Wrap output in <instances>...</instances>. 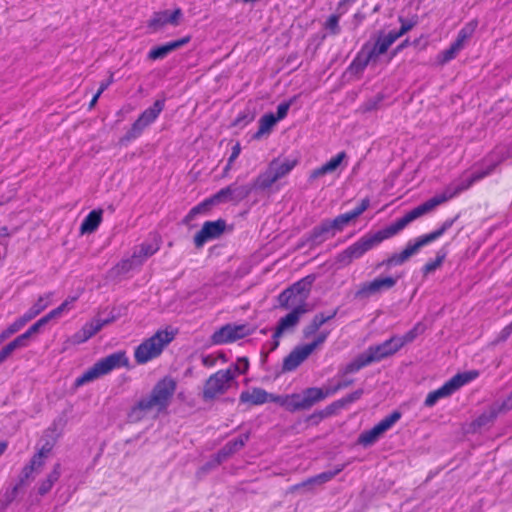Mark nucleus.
<instances>
[{"label": "nucleus", "mask_w": 512, "mask_h": 512, "mask_svg": "<svg viewBox=\"0 0 512 512\" xmlns=\"http://www.w3.org/2000/svg\"><path fill=\"white\" fill-rule=\"evenodd\" d=\"M422 331L423 327L420 324H417L414 328H412L403 336H396V341L400 349L407 343L412 342Z\"/></svg>", "instance_id": "obj_39"}, {"label": "nucleus", "mask_w": 512, "mask_h": 512, "mask_svg": "<svg viewBox=\"0 0 512 512\" xmlns=\"http://www.w3.org/2000/svg\"><path fill=\"white\" fill-rule=\"evenodd\" d=\"M510 156L511 154L508 153L506 156H503L498 162L491 164L489 168H487L486 170L475 172L470 177L465 179L461 178L458 183L451 184L450 186L446 187L441 194L430 198L426 202L415 207V209L419 213L420 217L433 211L440 204L445 203L446 201L453 198L461 191L468 189L474 182L481 180L485 176L489 175L499 162Z\"/></svg>", "instance_id": "obj_3"}, {"label": "nucleus", "mask_w": 512, "mask_h": 512, "mask_svg": "<svg viewBox=\"0 0 512 512\" xmlns=\"http://www.w3.org/2000/svg\"><path fill=\"white\" fill-rule=\"evenodd\" d=\"M337 310H334L331 314L324 316L323 314H317L313 317L312 322H314L318 327H321L324 323L331 320L335 317Z\"/></svg>", "instance_id": "obj_54"}, {"label": "nucleus", "mask_w": 512, "mask_h": 512, "mask_svg": "<svg viewBox=\"0 0 512 512\" xmlns=\"http://www.w3.org/2000/svg\"><path fill=\"white\" fill-rule=\"evenodd\" d=\"M253 189H256L254 184L241 186L230 185L218 191L214 195V200H217L218 203L226 201H240L246 198Z\"/></svg>", "instance_id": "obj_21"}, {"label": "nucleus", "mask_w": 512, "mask_h": 512, "mask_svg": "<svg viewBox=\"0 0 512 512\" xmlns=\"http://www.w3.org/2000/svg\"><path fill=\"white\" fill-rule=\"evenodd\" d=\"M189 41H190V37L187 36L182 39L175 40V41L166 43L164 45L158 46L149 52L148 58L151 60L162 59L165 56H167L170 52L182 47L183 45L187 44Z\"/></svg>", "instance_id": "obj_28"}, {"label": "nucleus", "mask_w": 512, "mask_h": 512, "mask_svg": "<svg viewBox=\"0 0 512 512\" xmlns=\"http://www.w3.org/2000/svg\"><path fill=\"white\" fill-rule=\"evenodd\" d=\"M277 121V118L273 114L264 115L259 121V129L254 137L259 139L262 135L269 133Z\"/></svg>", "instance_id": "obj_37"}, {"label": "nucleus", "mask_w": 512, "mask_h": 512, "mask_svg": "<svg viewBox=\"0 0 512 512\" xmlns=\"http://www.w3.org/2000/svg\"><path fill=\"white\" fill-rule=\"evenodd\" d=\"M376 58L371 54L368 50V47L365 46L361 52L358 54L356 59L352 62L350 68L356 73L361 72L369 63L376 62Z\"/></svg>", "instance_id": "obj_32"}, {"label": "nucleus", "mask_w": 512, "mask_h": 512, "mask_svg": "<svg viewBox=\"0 0 512 512\" xmlns=\"http://www.w3.org/2000/svg\"><path fill=\"white\" fill-rule=\"evenodd\" d=\"M51 296L52 293H48L45 296H40L38 300L30 308V310H32V315L37 316L38 314H40L49 305Z\"/></svg>", "instance_id": "obj_40"}, {"label": "nucleus", "mask_w": 512, "mask_h": 512, "mask_svg": "<svg viewBox=\"0 0 512 512\" xmlns=\"http://www.w3.org/2000/svg\"><path fill=\"white\" fill-rule=\"evenodd\" d=\"M291 493H299V494H308L313 493V486L311 485L309 478L305 481L295 484L292 487H290Z\"/></svg>", "instance_id": "obj_45"}, {"label": "nucleus", "mask_w": 512, "mask_h": 512, "mask_svg": "<svg viewBox=\"0 0 512 512\" xmlns=\"http://www.w3.org/2000/svg\"><path fill=\"white\" fill-rule=\"evenodd\" d=\"M174 339V334L167 330H159L153 336L142 342L135 350L137 363L145 364L159 356L164 347Z\"/></svg>", "instance_id": "obj_6"}, {"label": "nucleus", "mask_w": 512, "mask_h": 512, "mask_svg": "<svg viewBox=\"0 0 512 512\" xmlns=\"http://www.w3.org/2000/svg\"><path fill=\"white\" fill-rule=\"evenodd\" d=\"M52 448H53V443L47 442L40 448L37 455H39L41 458H43L45 460V458H47V456L51 452Z\"/></svg>", "instance_id": "obj_61"}, {"label": "nucleus", "mask_w": 512, "mask_h": 512, "mask_svg": "<svg viewBox=\"0 0 512 512\" xmlns=\"http://www.w3.org/2000/svg\"><path fill=\"white\" fill-rule=\"evenodd\" d=\"M371 364L366 352L364 351L358 355L352 362L347 364L343 369L344 374H351L359 371L361 368Z\"/></svg>", "instance_id": "obj_36"}, {"label": "nucleus", "mask_w": 512, "mask_h": 512, "mask_svg": "<svg viewBox=\"0 0 512 512\" xmlns=\"http://www.w3.org/2000/svg\"><path fill=\"white\" fill-rule=\"evenodd\" d=\"M398 350H400V347L396 341V336H393L379 345L370 346L365 352L373 363L395 354Z\"/></svg>", "instance_id": "obj_20"}, {"label": "nucleus", "mask_w": 512, "mask_h": 512, "mask_svg": "<svg viewBox=\"0 0 512 512\" xmlns=\"http://www.w3.org/2000/svg\"><path fill=\"white\" fill-rule=\"evenodd\" d=\"M176 390V382L170 377L160 380L152 389L151 393L142 398L128 413V420L137 423L143 420L151 412L165 410Z\"/></svg>", "instance_id": "obj_2"}, {"label": "nucleus", "mask_w": 512, "mask_h": 512, "mask_svg": "<svg viewBox=\"0 0 512 512\" xmlns=\"http://www.w3.org/2000/svg\"><path fill=\"white\" fill-rule=\"evenodd\" d=\"M296 164L297 161L292 159H274L268 168L256 178L254 187L263 190L271 187L276 181L289 174Z\"/></svg>", "instance_id": "obj_8"}, {"label": "nucleus", "mask_w": 512, "mask_h": 512, "mask_svg": "<svg viewBox=\"0 0 512 512\" xmlns=\"http://www.w3.org/2000/svg\"><path fill=\"white\" fill-rule=\"evenodd\" d=\"M306 312V305L302 304L297 306L289 314L280 319L278 326L273 334V343L270 350H275L279 346V338L285 332L292 330L299 322L301 315Z\"/></svg>", "instance_id": "obj_13"}, {"label": "nucleus", "mask_w": 512, "mask_h": 512, "mask_svg": "<svg viewBox=\"0 0 512 512\" xmlns=\"http://www.w3.org/2000/svg\"><path fill=\"white\" fill-rule=\"evenodd\" d=\"M454 223V220H446L439 229L419 237L414 243H409L401 253H396L390 256L382 264L390 267L394 265H401L406 262L410 257L415 255L420 248L435 241L441 237Z\"/></svg>", "instance_id": "obj_5"}, {"label": "nucleus", "mask_w": 512, "mask_h": 512, "mask_svg": "<svg viewBox=\"0 0 512 512\" xmlns=\"http://www.w3.org/2000/svg\"><path fill=\"white\" fill-rule=\"evenodd\" d=\"M344 469V465L338 466L334 471H327L320 473L316 476L310 477L309 481L313 486V491H315L318 487H321L325 483L332 480L337 474H339Z\"/></svg>", "instance_id": "obj_33"}, {"label": "nucleus", "mask_w": 512, "mask_h": 512, "mask_svg": "<svg viewBox=\"0 0 512 512\" xmlns=\"http://www.w3.org/2000/svg\"><path fill=\"white\" fill-rule=\"evenodd\" d=\"M292 102H293V99L289 100L288 102H284V103H281L278 105L277 116H275L277 118V120H281L287 115V112H288Z\"/></svg>", "instance_id": "obj_57"}, {"label": "nucleus", "mask_w": 512, "mask_h": 512, "mask_svg": "<svg viewBox=\"0 0 512 512\" xmlns=\"http://www.w3.org/2000/svg\"><path fill=\"white\" fill-rule=\"evenodd\" d=\"M249 435L243 434L239 436L238 438L228 442L216 455L215 461L212 464H207V469H210L212 467H215L216 465L220 464L224 459L228 458L233 453L240 450L245 443L248 441Z\"/></svg>", "instance_id": "obj_25"}, {"label": "nucleus", "mask_w": 512, "mask_h": 512, "mask_svg": "<svg viewBox=\"0 0 512 512\" xmlns=\"http://www.w3.org/2000/svg\"><path fill=\"white\" fill-rule=\"evenodd\" d=\"M301 395H302L305 407L308 410L317 402L322 401L326 397L330 396V393H328V388L326 390H324L322 388L312 387V388L305 389L301 393Z\"/></svg>", "instance_id": "obj_29"}, {"label": "nucleus", "mask_w": 512, "mask_h": 512, "mask_svg": "<svg viewBox=\"0 0 512 512\" xmlns=\"http://www.w3.org/2000/svg\"><path fill=\"white\" fill-rule=\"evenodd\" d=\"M91 337L92 336L88 334L87 329H85V327L83 326L77 333L74 334L73 341L79 344L87 341Z\"/></svg>", "instance_id": "obj_56"}, {"label": "nucleus", "mask_w": 512, "mask_h": 512, "mask_svg": "<svg viewBox=\"0 0 512 512\" xmlns=\"http://www.w3.org/2000/svg\"><path fill=\"white\" fill-rule=\"evenodd\" d=\"M369 206V200L368 199H363L361 201V204L356 207L352 213L354 214V216L357 218L359 215H361Z\"/></svg>", "instance_id": "obj_63"}, {"label": "nucleus", "mask_w": 512, "mask_h": 512, "mask_svg": "<svg viewBox=\"0 0 512 512\" xmlns=\"http://www.w3.org/2000/svg\"><path fill=\"white\" fill-rule=\"evenodd\" d=\"M362 394H363V390L358 389V390L352 392L351 394H348L347 396L343 397L342 399L338 400L337 402H335V405L337 407H344V406L360 399Z\"/></svg>", "instance_id": "obj_44"}, {"label": "nucleus", "mask_w": 512, "mask_h": 512, "mask_svg": "<svg viewBox=\"0 0 512 512\" xmlns=\"http://www.w3.org/2000/svg\"><path fill=\"white\" fill-rule=\"evenodd\" d=\"M355 218L356 217L354 216V214L351 211V212L339 215L334 220H332V222H333V225L335 227V230L339 231V230H342V228L345 225H347L350 221H352Z\"/></svg>", "instance_id": "obj_43"}, {"label": "nucleus", "mask_w": 512, "mask_h": 512, "mask_svg": "<svg viewBox=\"0 0 512 512\" xmlns=\"http://www.w3.org/2000/svg\"><path fill=\"white\" fill-rule=\"evenodd\" d=\"M182 17V11L180 8H177L173 11L165 10L154 13L153 17L150 19L148 26L152 28L154 31H157L164 27L167 24H171L176 26L179 24V21Z\"/></svg>", "instance_id": "obj_24"}, {"label": "nucleus", "mask_w": 512, "mask_h": 512, "mask_svg": "<svg viewBox=\"0 0 512 512\" xmlns=\"http://www.w3.org/2000/svg\"><path fill=\"white\" fill-rule=\"evenodd\" d=\"M46 324V319H39L35 322L25 333L21 334V337H24V341L28 344L29 339L32 335L38 333L40 328Z\"/></svg>", "instance_id": "obj_48"}, {"label": "nucleus", "mask_w": 512, "mask_h": 512, "mask_svg": "<svg viewBox=\"0 0 512 512\" xmlns=\"http://www.w3.org/2000/svg\"><path fill=\"white\" fill-rule=\"evenodd\" d=\"M225 228L226 223L222 219L205 222L201 230L194 236L195 246L201 248L207 241L218 238Z\"/></svg>", "instance_id": "obj_18"}, {"label": "nucleus", "mask_w": 512, "mask_h": 512, "mask_svg": "<svg viewBox=\"0 0 512 512\" xmlns=\"http://www.w3.org/2000/svg\"><path fill=\"white\" fill-rule=\"evenodd\" d=\"M276 395L268 393L260 387H252L248 390L242 391L239 396L241 404H249L251 406H258L268 402H275Z\"/></svg>", "instance_id": "obj_22"}, {"label": "nucleus", "mask_w": 512, "mask_h": 512, "mask_svg": "<svg viewBox=\"0 0 512 512\" xmlns=\"http://www.w3.org/2000/svg\"><path fill=\"white\" fill-rule=\"evenodd\" d=\"M275 403L284 407L290 412L299 410H307L303 402L301 393H293L290 395H276Z\"/></svg>", "instance_id": "obj_27"}, {"label": "nucleus", "mask_w": 512, "mask_h": 512, "mask_svg": "<svg viewBox=\"0 0 512 512\" xmlns=\"http://www.w3.org/2000/svg\"><path fill=\"white\" fill-rule=\"evenodd\" d=\"M233 372H235V377L237 374H244L247 372L249 368V361L247 358H239L235 364L231 367Z\"/></svg>", "instance_id": "obj_49"}, {"label": "nucleus", "mask_w": 512, "mask_h": 512, "mask_svg": "<svg viewBox=\"0 0 512 512\" xmlns=\"http://www.w3.org/2000/svg\"><path fill=\"white\" fill-rule=\"evenodd\" d=\"M129 359L124 351H118L98 360L92 367L86 370L75 380V386L80 387L86 383L110 373L112 370L126 367Z\"/></svg>", "instance_id": "obj_4"}, {"label": "nucleus", "mask_w": 512, "mask_h": 512, "mask_svg": "<svg viewBox=\"0 0 512 512\" xmlns=\"http://www.w3.org/2000/svg\"><path fill=\"white\" fill-rule=\"evenodd\" d=\"M353 383V380H344V381H341L339 382L336 386L334 387H331V388H328V393H330V395H333L335 394L337 391L341 390V389H344L348 386H350L351 384Z\"/></svg>", "instance_id": "obj_59"}, {"label": "nucleus", "mask_w": 512, "mask_h": 512, "mask_svg": "<svg viewBox=\"0 0 512 512\" xmlns=\"http://www.w3.org/2000/svg\"><path fill=\"white\" fill-rule=\"evenodd\" d=\"M328 334L329 332H321L313 342L296 347L287 357H285L282 370L284 372H291L295 370L316 348L325 342Z\"/></svg>", "instance_id": "obj_10"}, {"label": "nucleus", "mask_w": 512, "mask_h": 512, "mask_svg": "<svg viewBox=\"0 0 512 512\" xmlns=\"http://www.w3.org/2000/svg\"><path fill=\"white\" fill-rule=\"evenodd\" d=\"M110 320H100L93 319L90 322L84 325L85 329H87L88 334L94 336L97 332H99L106 324H108Z\"/></svg>", "instance_id": "obj_42"}, {"label": "nucleus", "mask_w": 512, "mask_h": 512, "mask_svg": "<svg viewBox=\"0 0 512 512\" xmlns=\"http://www.w3.org/2000/svg\"><path fill=\"white\" fill-rule=\"evenodd\" d=\"M335 227L332 221H325L320 226L315 227L310 235V240L313 244H319L324 241L329 235H334Z\"/></svg>", "instance_id": "obj_30"}, {"label": "nucleus", "mask_w": 512, "mask_h": 512, "mask_svg": "<svg viewBox=\"0 0 512 512\" xmlns=\"http://www.w3.org/2000/svg\"><path fill=\"white\" fill-rule=\"evenodd\" d=\"M314 277L307 276L299 282L295 283L289 289H286L279 295V303L281 307L289 308L290 305L299 302H304L310 291Z\"/></svg>", "instance_id": "obj_12"}, {"label": "nucleus", "mask_w": 512, "mask_h": 512, "mask_svg": "<svg viewBox=\"0 0 512 512\" xmlns=\"http://www.w3.org/2000/svg\"><path fill=\"white\" fill-rule=\"evenodd\" d=\"M60 476V466L59 464L55 465L53 471L47 476V478L40 484L39 486V494L44 495L48 493L54 483L59 479Z\"/></svg>", "instance_id": "obj_38"}, {"label": "nucleus", "mask_w": 512, "mask_h": 512, "mask_svg": "<svg viewBox=\"0 0 512 512\" xmlns=\"http://www.w3.org/2000/svg\"><path fill=\"white\" fill-rule=\"evenodd\" d=\"M22 328L21 323L16 320L14 323H12L6 330H4L0 335V343L11 336L12 334L16 333Z\"/></svg>", "instance_id": "obj_52"}, {"label": "nucleus", "mask_w": 512, "mask_h": 512, "mask_svg": "<svg viewBox=\"0 0 512 512\" xmlns=\"http://www.w3.org/2000/svg\"><path fill=\"white\" fill-rule=\"evenodd\" d=\"M160 249L158 241L142 243L135 247L130 258L123 259L114 268L117 274H125L130 270L140 267L149 257Z\"/></svg>", "instance_id": "obj_9"}, {"label": "nucleus", "mask_w": 512, "mask_h": 512, "mask_svg": "<svg viewBox=\"0 0 512 512\" xmlns=\"http://www.w3.org/2000/svg\"><path fill=\"white\" fill-rule=\"evenodd\" d=\"M383 98L384 97L382 94H378L374 98L367 100L361 106V111L362 112H370V111L376 110L378 108L379 104L382 102Z\"/></svg>", "instance_id": "obj_46"}, {"label": "nucleus", "mask_w": 512, "mask_h": 512, "mask_svg": "<svg viewBox=\"0 0 512 512\" xmlns=\"http://www.w3.org/2000/svg\"><path fill=\"white\" fill-rule=\"evenodd\" d=\"M512 333V322L504 327L498 336V341H505Z\"/></svg>", "instance_id": "obj_64"}, {"label": "nucleus", "mask_w": 512, "mask_h": 512, "mask_svg": "<svg viewBox=\"0 0 512 512\" xmlns=\"http://www.w3.org/2000/svg\"><path fill=\"white\" fill-rule=\"evenodd\" d=\"M393 277L376 278L371 282L363 283L355 293L358 299H366L384 290H389L396 284Z\"/></svg>", "instance_id": "obj_16"}, {"label": "nucleus", "mask_w": 512, "mask_h": 512, "mask_svg": "<svg viewBox=\"0 0 512 512\" xmlns=\"http://www.w3.org/2000/svg\"><path fill=\"white\" fill-rule=\"evenodd\" d=\"M339 17L337 15H331L327 22L326 28L331 31L332 34H337L339 32Z\"/></svg>", "instance_id": "obj_53"}, {"label": "nucleus", "mask_w": 512, "mask_h": 512, "mask_svg": "<svg viewBox=\"0 0 512 512\" xmlns=\"http://www.w3.org/2000/svg\"><path fill=\"white\" fill-rule=\"evenodd\" d=\"M235 383V372L231 368L219 370L212 374L204 383L202 398L212 401L225 394Z\"/></svg>", "instance_id": "obj_7"}, {"label": "nucleus", "mask_w": 512, "mask_h": 512, "mask_svg": "<svg viewBox=\"0 0 512 512\" xmlns=\"http://www.w3.org/2000/svg\"><path fill=\"white\" fill-rule=\"evenodd\" d=\"M43 464L44 459L37 454L34 455L30 462V465L24 468L25 476L28 477L30 472L40 469L43 466Z\"/></svg>", "instance_id": "obj_50"}, {"label": "nucleus", "mask_w": 512, "mask_h": 512, "mask_svg": "<svg viewBox=\"0 0 512 512\" xmlns=\"http://www.w3.org/2000/svg\"><path fill=\"white\" fill-rule=\"evenodd\" d=\"M496 405L498 406L501 413L511 410L512 409V391H511V394L507 397V399H505L501 403L497 402Z\"/></svg>", "instance_id": "obj_58"}, {"label": "nucleus", "mask_w": 512, "mask_h": 512, "mask_svg": "<svg viewBox=\"0 0 512 512\" xmlns=\"http://www.w3.org/2000/svg\"><path fill=\"white\" fill-rule=\"evenodd\" d=\"M400 417L401 415L397 411L385 417L372 429L363 432L359 437V443L364 446L373 444L384 432L390 429L400 419Z\"/></svg>", "instance_id": "obj_14"}, {"label": "nucleus", "mask_w": 512, "mask_h": 512, "mask_svg": "<svg viewBox=\"0 0 512 512\" xmlns=\"http://www.w3.org/2000/svg\"><path fill=\"white\" fill-rule=\"evenodd\" d=\"M478 376L476 371H471L463 374H457L452 377L449 381H447L442 387L435 390L439 399L450 396L457 389H459L464 384L473 380Z\"/></svg>", "instance_id": "obj_23"}, {"label": "nucleus", "mask_w": 512, "mask_h": 512, "mask_svg": "<svg viewBox=\"0 0 512 512\" xmlns=\"http://www.w3.org/2000/svg\"><path fill=\"white\" fill-rule=\"evenodd\" d=\"M419 213L415 208L407 212L403 217L397 219L394 223L386 227L385 229L377 232L374 235H366L360 238L357 242L343 250L336 257V262L342 267L350 265L353 260L362 257L367 251L372 249L374 246L381 243L384 239H387L401 230H403L409 223L418 219Z\"/></svg>", "instance_id": "obj_1"}, {"label": "nucleus", "mask_w": 512, "mask_h": 512, "mask_svg": "<svg viewBox=\"0 0 512 512\" xmlns=\"http://www.w3.org/2000/svg\"><path fill=\"white\" fill-rule=\"evenodd\" d=\"M412 28L410 23H402L399 31H390L388 34L380 35L372 48H368L371 54L377 59L384 54L388 48L402 35Z\"/></svg>", "instance_id": "obj_19"}, {"label": "nucleus", "mask_w": 512, "mask_h": 512, "mask_svg": "<svg viewBox=\"0 0 512 512\" xmlns=\"http://www.w3.org/2000/svg\"><path fill=\"white\" fill-rule=\"evenodd\" d=\"M320 327H318L314 322H310L304 329H303V334H304V337L305 338H308L310 337L311 335H313L314 333H316L318 331Z\"/></svg>", "instance_id": "obj_60"}, {"label": "nucleus", "mask_w": 512, "mask_h": 512, "mask_svg": "<svg viewBox=\"0 0 512 512\" xmlns=\"http://www.w3.org/2000/svg\"><path fill=\"white\" fill-rule=\"evenodd\" d=\"M255 115L250 110H245L242 113L238 115V117L234 120L233 125L234 126H245L251 121H253Z\"/></svg>", "instance_id": "obj_47"}, {"label": "nucleus", "mask_w": 512, "mask_h": 512, "mask_svg": "<svg viewBox=\"0 0 512 512\" xmlns=\"http://www.w3.org/2000/svg\"><path fill=\"white\" fill-rule=\"evenodd\" d=\"M501 413L496 403H494L488 410L483 412L475 421L474 426L482 427L494 421L497 415Z\"/></svg>", "instance_id": "obj_35"}, {"label": "nucleus", "mask_w": 512, "mask_h": 512, "mask_svg": "<svg viewBox=\"0 0 512 512\" xmlns=\"http://www.w3.org/2000/svg\"><path fill=\"white\" fill-rule=\"evenodd\" d=\"M214 203H218L217 200H214V196L211 197L210 199L205 200L204 202L200 203L199 205L191 209L187 216V219H192L194 218L195 215L200 214L202 212H206L209 209V207Z\"/></svg>", "instance_id": "obj_41"}, {"label": "nucleus", "mask_w": 512, "mask_h": 512, "mask_svg": "<svg viewBox=\"0 0 512 512\" xmlns=\"http://www.w3.org/2000/svg\"><path fill=\"white\" fill-rule=\"evenodd\" d=\"M444 260V255H438L434 261L428 262L423 267L424 275H428L429 273L435 271L437 268L441 266Z\"/></svg>", "instance_id": "obj_51"}, {"label": "nucleus", "mask_w": 512, "mask_h": 512, "mask_svg": "<svg viewBox=\"0 0 512 512\" xmlns=\"http://www.w3.org/2000/svg\"><path fill=\"white\" fill-rule=\"evenodd\" d=\"M248 334L249 329L246 325L227 324L213 333L211 341L213 344H224L243 338Z\"/></svg>", "instance_id": "obj_17"}, {"label": "nucleus", "mask_w": 512, "mask_h": 512, "mask_svg": "<svg viewBox=\"0 0 512 512\" xmlns=\"http://www.w3.org/2000/svg\"><path fill=\"white\" fill-rule=\"evenodd\" d=\"M26 346L27 343L24 341V337H21L20 335L16 337L13 341L4 346L0 351V364L4 362L8 357H10L16 349Z\"/></svg>", "instance_id": "obj_34"}, {"label": "nucleus", "mask_w": 512, "mask_h": 512, "mask_svg": "<svg viewBox=\"0 0 512 512\" xmlns=\"http://www.w3.org/2000/svg\"><path fill=\"white\" fill-rule=\"evenodd\" d=\"M164 105L165 100L158 99L151 107L144 110L132 124L130 130L124 136V140L130 141L139 137L142 132L158 118L164 109Z\"/></svg>", "instance_id": "obj_11"}, {"label": "nucleus", "mask_w": 512, "mask_h": 512, "mask_svg": "<svg viewBox=\"0 0 512 512\" xmlns=\"http://www.w3.org/2000/svg\"><path fill=\"white\" fill-rule=\"evenodd\" d=\"M438 400L440 399L438 398V395L434 390L427 395L424 404L427 407H432L437 403Z\"/></svg>", "instance_id": "obj_62"}, {"label": "nucleus", "mask_w": 512, "mask_h": 512, "mask_svg": "<svg viewBox=\"0 0 512 512\" xmlns=\"http://www.w3.org/2000/svg\"><path fill=\"white\" fill-rule=\"evenodd\" d=\"M477 27L476 21L467 23L458 33L456 40L451 46L441 53V63H446L458 54V52L464 47L466 41L473 35Z\"/></svg>", "instance_id": "obj_15"}, {"label": "nucleus", "mask_w": 512, "mask_h": 512, "mask_svg": "<svg viewBox=\"0 0 512 512\" xmlns=\"http://www.w3.org/2000/svg\"><path fill=\"white\" fill-rule=\"evenodd\" d=\"M345 158H346L345 152L338 153L335 157L331 158L327 163L314 169L309 175V181L314 182L317 179L322 178L327 174L334 173L339 168V166L341 165L342 161Z\"/></svg>", "instance_id": "obj_26"}, {"label": "nucleus", "mask_w": 512, "mask_h": 512, "mask_svg": "<svg viewBox=\"0 0 512 512\" xmlns=\"http://www.w3.org/2000/svg\"><path fill=\"white\" fill-rule=\"evenodd\" d=\"M91 337L92 336L88 334L87 329H85V327L83 326L77 333L74 334L73 341L79 344L87 341Z\"/></svg>", "instance_id": "obj_55"}, {"label": "nucleus", "mask_w": 512, "mask_h": 512, "mask_svg": "<svg viewBox=\"0 0 512 512\" xmlns=\"http://www.w3.org/2000/svg\"><path fill=\"white\" fill-rule=\"evenodd\" d=\"M102 220V210L91 211L83 220L80 226L81 234H90L100 225Z\"/></svg>", "instance_id": "obj_31"}]
</instances>
